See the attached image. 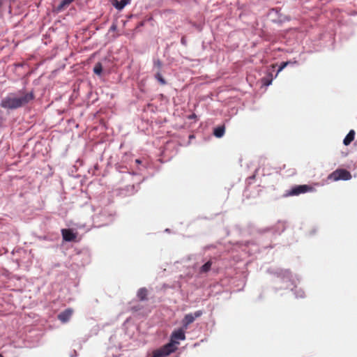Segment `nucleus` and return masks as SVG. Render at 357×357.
<instances>
[{
    "instance_id": "obj_1",
    "label": "nucleus",
    "mask_w": 357,
    "mask_h": 357,
    "mask_svg": "<svg viewBox=\"0 0 357 357\" xmlns=\"http://www.w3.org/2000/svg\"><path fill=\"white\" fill-rule=\"evenodd\" d=\"M34 99L35 94L33 90H20L17 93H9L1 100L0 106L7 109H16L26 105Z\"/></svg>"
},
{
    "instance_id": "obj_2",
    "label": "nucleus",
    "mask_w": 357,
    "mask_h": 357,
    "mask_svg": "<svg viewBox=\"0 0 357 357\" xmlns=\"http://www.w3.org/2000/svg\"><path fill=\"white\" fill-rule=\"evenodd\" d=\"M176 349L172 342H169L163 347L153 351L152 357H166Z\"/></svg>"
},
{
    "instance_id": "obj_3",
    "label": "nucleus",
    "mask_w": 357,
    "mask_h": 357,
    "mask_svg": "<svg viewBox=\"0 0 357 357\" xmlns=\"http://www.w3.org/2000/svg\"><path fill=\"white\" fill-rule=\"evenodd\" d=\"M328 178L334 181L339 180L347 181L351 178V174L344 169H337L329 174Z\"/></svg>"
},
{
    "instance_id": "obj_4",
    "label": "nucleus",
    "mask_w": 357,
    "mask_h": 357,
    "mask_svg": "<svg viewBox=\"0 0 357 357\" xmlns=\"http://www.w3.org/2000/svg\"><path fill=\"white\" fill-rule=\"evenodd\" d=\"M313 191H314V188L309 185H295L287 192L286 196H297L301 194Z\"/></svg>"
},
{
    "instance_id": "obj_5",
    "label": "nucleus",
    "mask_w": 357,
    "mask_h": 357,
    "mask_svg": "<svg viewBox=\"0 0 357 357\" xmlns=\"http://www.w3.org/2000/svg\"><path fill=\"white\" fill-rule=\"evenodd\" d=\"M203 312L202 310L196 311L194 314L190 313L185 315L182 320L183 327L187 329L188 326L192 324L196 318H198L202 315Z\"/></svg>"
},
{
    "instance_id": "obj_6",
    "label": "nucleus",
    "mask_w": 357,
    "mask_h": 357,
    "mask_svg": "<svg viewBox=\"0 0 357 357\" xmlns=\"http://www.w3.org/2000/svg\"><path fill=\"white\" fill-rule=\"evenodd\" d=\"M185 339V332L183 329L174 331L171 335V342L175 346V344H178L177 340H183Z\"/></svg>"
},
{
    "instance_id": "obj_7",
    "label": "nucleus",
    "mask_w": 357,
    "mask_h": 357,
    "mask_svg": "<svg viewBox=\"0 0 357 357\" xmlns=\"http://www.w3.org/2000/svg\"><path fill=\"white\" fill-rule=\"evenodd\" d=\"M63 239L66 241H74L77 238V234L73 233L70 229H63L61 230Z\"/></svg>"
},
{
    "instance_id": "obj_8",
    "label": "nucleus",
    "mask_w": 357,
    "mask_h": 357,
    "mask_svg": "<svg viewBox=\"0 0 357 357\" xmlns=\"http://www.w3.org/2000/svg\"><path fill=\"white\" fill-rule=\"evenodd\" d=\"M73 313V311L72 309H66L64 311L61 312L58 315V319L62 322L66 323L69 321L70 319L72 314Z\"/></svg>"
},
{
    "instance_id": "obj_9",
    "label": "nucleus",
    "mask_w": 357,
    "mask_h": 357,
    "mask_svg": "<svg viewBox=\"0 0 357 357\" xmlns=\"http://www.w3.org/2000/svg\"><path fill=\"white\" fill-rule=\"evenodd\" d=\"M354 137L355 131L354 130H351L343 140L344 144L345 146L349 145L351 142L354 139Z\"/></svg>"
},
{
    "instance_id": "obj_10",
    "label": "nucleus",
    "mask_w": 357,
    "mask_h": 357,
    "mask_svg": "<svg viewBox=\"0 0 357 357\" xmlns=\"http://www.w3.org/2000/svg\"><path fill=\"white\" fill-rule=\"evenodd\" d=\"M225 126H221L215 128L213 130V135L218 138L222 137L225 135Z\"/></svg>"
},
{
    "instance_id": "obj_11",
    "label": "nucleus",
    "mask_w": 357,
    "mask_h": 357,
    "mask_svg": "<svg viewBox=\"0 0 357 357\" xmlns=\"http://www.w3.org/2000/svg\"><path fill=\"white\" fill-rule=\"evenodd\" d=\"M148 291L146 288H140L137 291V297L140 301H145L147 299Z\"/></svg>"
},
{
    "instance_id": "obj_12",
    "label": "nucleus",
    "mask_w": 357,
    "mask_h": 357,
    "mask_svg": "<svg viewBox=\"0 0 357 357\" xmlns=\"http://www.w3.org/2000/svg\"><path fill=\"white\" fill-rule=\"evenodd\" d=\"M74 0H62L60 4L58 6V10H62L67 6H68Z\"/></svg>"
},
{
    "instance_id": "obj_13",
    "label": "nucleus",
    "mask_w": 357,
    "mask_h": 357,
    "mask_svg": "<svg viewBox=\"0 0 357 357\" xmlns=\"http://www.w3.org/2000/svg\"><path fill=\"white\" fill-rule=\"evenodd\" d=\"M155 78L158 80V82L161 84V85H165L167 84V82L166 80L164 79V77H162L160 71H156L155 74Z\"/></svg>"
},
{
    "instance_id": "obj_14",
    "label": "nucleus",
    "mask_w": 357,
    "mask_h": 357,
    "mask_svg": "<svg viewBox=\"0 0 357 357\" xmlns=\"http://www.w3.org/2000/svg\"><path fill=\"white\" fill-rule=\"evenodd\" d=\"M127 4L121 0L120 1L117 0H114L113 6L118 10H122Z\"/></svg>"
},
{
    "instance_id": "obj_15",
    "label": "nucleus",
    "mask_w": 357,
    "mask_h": 357,
    "mask_svg": "<svg viewBox=\"0 0 357 357\" xmlns=\"http://www.w3.org/2000/svg\"><path fill=\"white\" fill-rule=\"evenodd\" d=\"M102 71V66L101 63L98 62L97 63L94 68H93V72L95 74L100 75Z\"/></svg>"
},
{
    "instance_id": "obj_16",
    "label": "nucleus",
    "mask_w": 357,
    "mask_h": 357,
    "mask_svg": "<svg viewBox=\"0 0 357 357\" xmlns=\"http://www.w3.org/2000/svg\"><path fill=\"white\" fill-rule=\"evenodd\" d=\"M153 67L157 70V71H160L162 67V63L160 60L156 59L153 61Z\"/></svg>"
},
{
    "instance_id": "obj_17",
    "label": "nucleus",
    "mask_w": 357,
    "mask_h": 357,
    "mask_svg": "<svg viewBox=\"0 0 357 357\" xmlns=\"http://www.w3.org/2000/svg\"><path fill=\"white\" fill-rule=\"evenodd\" d=\"M289 64V62H283L281 63L279 69H278V72L282 70L287 65Z\"/></svg>"
},
{
    "instance_id": "obj_18",
    "label": "nucleus",
    "mask_w": 357,
    "mask_h": 357,
    "mask_svg": "<svg viewBox=\"0 0 357 357\" xmlns=\"http://www.w3.org/2000/svg\"><path fill=\"white\" fill-rule=\"evenodd\" d=\"M212 266V262L211 261H208L207 262H206L201 268H211V266Z\"/></svg>"
},
{
    "instance_id": "obj_19",
    "label": "nucleus",
    "mask_w": 357,
    "mask_h": 357,
    "mask_svg": "<svg viewBox=\"0 0 357 357\" xmlns=\"http://www.w3.org/2000/svg\"><path fill=\"white\" fill-rule=\"evenodd\" d=\"M181 43L182 45H183L185 46L187 45V40H186L185 36H183L181 38Z\"/></svg>"
},
{
    "instance_id": "obj_20",
    "label": "nucleus",
    "mask_w": 357,
    "mask_h": 357,
    "mask_svg": "<svg viewBox=\"0 0 357 357\" xmlns=\"http://www.w3.org/2000/svg\"><path fill=\"white\" fill-rule=\"evenodd\" d=\"M122 1H124L128 5L131 0H122Z\"/></svg>"
},
{
    "instance_id": "obj_21",
    "label": "nucleus",
    "mask_w": 357,
    "mask_h": 357,
    "mask_svg": "<svg viewBox=\"0 0 357 357\" xmlns=\"http://www.w3.org/2000/svg\"><path fill=\"white\" fill-rule=\"evenodd\" d=\"M135 162L137 163V164H140L141 163V160H139V159H137V160H135Z\"/></svg>"
},
{
    "instance_id": "obj_22",
    "label": "nucleus",
    "mask_w": 357,
    "mask_h": 357,
    "mask_svg": "<svg viewBox=\"0 0 357 357\" xmlns=\"http://www.w3.org/2000/svg\"><path fill=\"white\" fill-rule=\"evenodd\" d=\"M205 272L207 271L208 269L207 268H205V269H203Z\"/></svg>"
},
{
    "instance_id": "obj_23",
    "label": "nucleus",
    "mask_w": 357,
    "mask_h": 357,
    "mask_svg": "<svg viewBox=\"0 0 357 357\" xmlns=\"http://www.w3.org/2000/svg\"><path fill=\"white\" fill-rule=\"evenodd\" d=\"M0 357H3V356L0 354Z\"/></svg>"
}]
</instances>
